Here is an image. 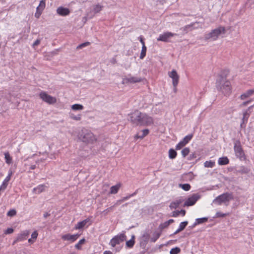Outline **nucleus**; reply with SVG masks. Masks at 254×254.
Wrapping results in <instances>:
<instances>
[{"mask_svg": "<svg viewBox=\"0 0 254 254\" xmlns=\"http://www.w3.org/2000/svg\"><path fill=\"white\" fill-rule=\"evenodd\" d=\"M130 121L137 125L143 126L151 125L154 122L152 117L145 113H141L138 111H136L131 114Z\"/></svg>", "mask_w": 254, "mask_h": 254, "instance_id": "f257e3e1", "label": "nucleus"}, {"mask_svg": "<svg viewBox=\"0 0 254 254\" xmlns=\"http://www.w3.org/2000/svg\"><path fill=\"white\" fill-rule=\"evenodd\" d=\"M216 86L218 91L225 96H229L231 92L230 82L225 78L221 77L217 80Z\"/></svg>", "mask_w": 254, "mask_h": 254, "instance_id": "f03ea898", "label": "nucleus"}, {"mask_svg": "<svg viewBox=\"0 0 254 254\" xmlns=\"http://www.w3.org/2000/svg\"><path fill=\"white\" fill-rule=\"evenodd\" d=\"M79 139L86 143L93 144L97 140V136L90 130H82L78 136Z\"/></svg>", "mask_w": 254, "mask_h": 254, "instance_id": "7ed1b4c3", "label": "nucleus"}, {"mask_svg": "<svg viewBox=\"0 0 254 254\" xmlns=\"http://www.w3.org/2000/svg\"><path fill=\"white\" fill-rule=\"evenodd\" d=\"M225 28L224 27H219L211 32L206 33L204 38L206 40L212 41L216 40L220 36L225 33Z\"/></svg>", "mask_w": 254, "mask_h": 254, "instance_id": "20e7f679", "label": "nucleus"}, {"mask_svg": "<svg viewBox=\"0 0 254 254\" xmlns=\"http://www.w3.org/2000/svg\"><path fill=\"white\" fill-rule=\"evenodd\" d=\"M233 199V194L231 193L227 192L223 193L217 196L213 200V202L218 205H220L222 203H227Z\"/></svg>", "mask_w": 254, "mask_h": 254, "instance_id": "39448f33", "label": "nucleus"}, {"mask_svg": "<svg viewBox=\"0 0 254 254\" xmlns=\"http://www.w3.org/2000/svg\"><path fill=\"white\" fill-rule=\"evenodd\" d=\"M39 96L40 99L48 104L53 105L57 102V99L55 97L48 94L45 91H41L39 94Z\"/></svg>", "mask_w": 254, "mask_h": 254, "instance_id": "423d86ee", "label": "nucleus"}, {"mask_svg": "<svg viewBox=\"0 0 254 254\" xmlns=\"http://www.w3.org/2000/svg\"><path fill=\"white\" fill-rule=\"evenodd\" d=\"M126 238V235L125 232L120 234L114 238H113L110 243L109 244L112 247H115L118 245H120L122 243H123Z\"/></svg>", "mask_w": 254, "mask_h": 254, "instance_id": "0eeeda50", "label": "nucleus"}, {"mask_svg": "<svg viewBox=\"0 0 254 254\" xmlns=\"http://www.w3.org/2000/svg\"><path fill=\"white\" fill-rule=\"evenodd\" d=\"M200 198V195L199 194L194 193L188 197L186 200L184 206H190L193 205Z\"/></svg>", "mask_w": 254, "mask_h": 254, "instance_id": "6e6552de", "label": "nucleus"}, {"mask_svg": "<svg viewBox=\"0 0 254 254\" xmlns=\"http://www.w3.org/2000/svg\"><path fill=\"white\" fill-rule=\"evenodd\" d=\"M193 135L190 134L186 136L181 141H180L176 146V150H180L186 144H187L189 141L192 139Z\"/></svg>", "mask_w": 254, "mask_h": 254, "instance_id": "1a4fd4ad", "label": "nucleus"}, {"mask_svg": "<svg viewBox=\"0 0 254 254\" xmlns=\"http://www.w3.org/2000/svg\"><path fill=\"white\" fill-rule=\"evenodd\" d=\"M175 35H176V34L170 32H166L161 34H160L158 37L157 38V40L158 41L166 42L168 41L169 39L170 38L173 37Z\"/></svg>", "mask_w": 254, "mask_h": 254, "instance_id": "9d476101", "label": "nucleus"}, {"mask_svg": "<svg viewBox=\"0 0 254 254\" xmlns=\"http://www.w3.org/2000/svg\"><path fill=\"white\" fill-rule=\"evenodd\" d=\"M169 76L172 79V83L175 89L179 82V76L175 70H173L168 73Z\"/></svg>", "mask_w": 254, "mask_h": 254, "instance_id": "9b49d317", "label": "nucleus"}, {"mask_svg": "<svg viewBox=\"0 0 254 254\" xmlns=\"http://www.w3.org/2000/svg\"><path fill=\"white\" fill-rule=\"evenodd\" d=\"M103 6L99 4L93 5L90 12L88 14V16L90 18H92L96 13L100 12Z\"/></svg>", "mask_w": 254, "mask_h": 254, "instance_id": "f8f14e48", "label": "nucleus"}, {"mask_svg": "<svg viewBox=\"0 0 254 254\" xmlns=\"http://www.w3.org/2000/svg\"><path fill=\"white\" fill-rule=\"evenodd\" d=\"M46 2L45 0H42L40 1L39 5L36 8V11L35 13V17L38 18L42 14L43 10L45 8Z\"/></svg>", "mask_w": 254, "mask_h": 254, "instance_id": "ddd939ff", "label": "nucleus"}, {"mask_svg": "<svg viewBox=\"0 0 254 254\" xmlns=\"http://www.w3.org/2000/svg\"><path fill=\"white\" fill-rule=\"evenodd\" d=\"M91 224V222L90 221V219L89 218H87L82 221L78 222L75 226L74 229L75 230L81 229L85 226L88 227Z\"/></svg>", "mask_w": 254, "mask_h": 254, "instance_id": "4468645a", "label": "nucleus"}, {"mask_svg": "<svg viewBox=\"0 0 254 254\" xmlns=\"http://www.w3.org/2000/svg\"><path fill=\"white\" fill-rule=\"evenodd\" d=\"M80 235L79 234H74L71 235L70 234H67L65 235H64L62 236V239L64 241H69L71 243H72L75 241L77 238L79 237Z\"/></svg>", "mask_w": 254, "mask_h": 254, "instance_id": "2eb2a0df", "label": "nucleus"}, {"mask_svg": "<svg viewBox=\"0 0 254 254\" xmlns=\"http://www.w3.org/2000/svg\"><path fill=\"white\" fill-rule=\"evenodd\" d=\"M57 13L60 16H66L68 15L70 12L69 8L63 6H60L57 9Z\"/></svg>", "mask_w": 254, "mask_h": 254, "instance_id": "dca6fc26", "label": "nucleus"}, {"mask_svg": "<svg viewBox=\"0 0 254 254\" xmlns=\"http://www.w3.org/2000/svg\"><path fill=\"white\" fill-rule=\"evenodd\" d=\"M234 150L236 155L238 157L241 158L244 156V152L240 143H235L234 146Z\"/></svg>", "mask_w": 254, "mask_h": 254, "instance_id": "f3484780", "label": "nucleus"}, {"mask_svg": "<svg viewBox=\"0 0 254 254\" xmlns=\"http://www.w3.org/2000/svg\"><path fill=\"white\" fill-rule=\"evenodd\" d=\"M202 24L200 22H194L190 24L187 25L184 27V30L187 31L188 32L189 30H192L194 29H197L199 28H201Z\"/></svg>", "mask_w": 254, "mask_h": 254, "instance_id": "a211bd4d", "label": "nucleus"}, {"mask_svg": "<svg viewBox=\"0 0 254 254\" xmlns=\"http://www.w3.org/2000/svg\"><path fill=\"white\" fill-rule=\"evenodd\" d=\"M29 234V232L28 230H25L21 232L17 235L16 240L14 242V243L25 240Z\"/></svg>", "mask_w": 254, "mask_h": 254, "instance_id": "6ab92c4d", "label": "nucleus"}, {"mask_svg": "<svg viewBox=\"0 0 254 254\" xmlns=\"http://www.w3.org/2000/svg\"><path fill=\"white\" fill-rule=\"evenodd\" d=\"M71 110L73 112L81 111L84 110V107L82 104H74L70 106Z\"/></svg>", "mask_w": 254, "mask_h": 254, "instance_id": "aec40b11", "label": "nucleus"}, {"mask_svg": "<svg viewBox=\"0 0 254 254\" xmlns=\"http://www.w3.org/2000/svg\"><path fill=\"white\" fill-rule=\"evenodd\" d=\"M254 94V89H249L246 91L245 92H244L243 94H242L240 98L242 100H245L248 98L249 97L252 96L253 94Z\"/></svg>", "mask_w": 254, "mask_h": 254, "instance_id": "412c9836", "label": "nucleus"}, {"mask_svg": "<svg viewBox=\"0 0 254 254\" xmlns=\"http://www.w3.org/2000/svg\"><path fill=\"white\" fill-rule=\"evenodd\" d=\"M69 118L75 121H80L82 119V115L81 114H74L73 112H70L69 113Z\"/></svg>", "mask_w": 254, "mask_h": 254, "instance_id": "4be33fe9", "label": "nucleus"}, {"mask_svg": "<svg viewBox=\"0 0 254 254\" xmlns=\"http://www.w3.org/2000/svg\"><path fill=\"white\" fill-rule=\"evenodd\" d=\"M46 187L44 185H40L33 190V191L35 193H40L45 190Z\"/></svg>", "mask_w": 254, "mask_h": 254, "instance_id": "5701e85b", "label": "nucleus"}, {"mask_svg": "<svg viewBox=\"0 0 254 254\" xmlns=\"http://www.w3.org/2000/svg\"><path fill=\"white\" fill-rule=\"evenodd\" d=\"M182 202V200L181 199L176 200L170 203L169 207L171 209H176L179 207Z\"/></svg>", "mask_w": 254, "mask_h": 254, "instance_id": "b1692460", "label": "nucleus"}, {"mask_svg": "<svg viewBox=\"0 0 254 254\" xmlns=\"http://www.w3.org/2000/svg\"><path fill=\"white\" fill-rule=\"evenodd\" d=\"M149 133V130L148 129H144L138 132L136 135L137 138H143Z\"/></svg>", "mask_w": 254, "mask_h": 254, "instance_id": "393cba45", "label": "nucleus"}, {"mask_svg": "<svg viewBox=\"0 0 254 254\" xmlns=\"http://www.w3.org/2000/svg\"><path fill=\"white\" fill-rule=\"evenodd\" d=\"M229 162V160L227 157H222L219 158L218 163L219 165H226Z\"/></svg>", "mask_w": 254, "mask_h": 254, "instance_id": "a878e982", "label": "nucleus"}, {"mask_svg": "<svg viewBox=\"0 0 254 254\" xmlns=\"http://www.w3.org/2000/svg\"><path fill=\"white\" fill-rule=\"evenodd\" d=\"M250 114L248 111H246L243 113V118L242 119V123L241 124V127H243V125L247 123L248 118H249Z\"/></svg>", "mask_w": 254, "mask_h": 254, "instance_id": "bb28decb", "label": "nucleus"}, {"mask_svg": "<svg viewBox=\"0 0 254 254\" xmlns=\"http://www.w3.org/2000/svg\"><path fill=\"white\" fill-rule=\"evenodd\" d=\"M208 220L207 217H202L200 218H197L195 219V222L193 224L194 226H196L197 225L202 224L207 222Z\"/></svg>", "mask_w": 254, "mask_h": 254, "instance_id": "cd10ccee", "label": "nucleus"}, {"mask_svg": "<svg viewBox=\"0 0 254 254\" xmlns=\"http://www.w3.org/2000/svg\"><path fill=\"white\" fill-rule=\"evenodd\" d=\"M121 185L119 184L112 186L110 189V193L111 194H116L118 191Z\"/></svg>", "mask_w": 254, "mask_h": 254, "instance_id": "c85d7f7f", "label": "nucleus"}, {"mask_svg": "<svg viewBox=\"0 0 254 254\" xmlns=\"http://www.w3.org/2000/svg\"><path fill=\"white\" fill-rule=\"evenodd\" d=\"M176 151L173 149H170L169 150V157L170 159H173L176 157Z\"/></svg>", "mask_w": 254, "mask_h": 254, "instance_id": "c756f323", "label": "nucleus"}, {"mask_svg": "<svg viewBox=\"0 0 254 254\" xmlns=\"http://www.w3.org/2000/svg\"><path fill=\"white\" fill-rule=\"evenodd\" d=\"M215 163L213 161H207L204 163V166L206 168H213L214 167Z\"/></svg>", "mask_w": 254, "mask_h": 254, "instance_id": "7c9ffc66", "label": "nucleus"}, {"mask_svg": "<svg viewBox=\"0 0 254 254\" xmlns=\"http://www.w3.org/2000/svg\"><path fill=\"white\" fill-rule=\"evenodd\" d=\"M5 162L7 164H10L12 163V158L8 152H5L4 153Z\"/></svg>", "mask_w": 254, "mask_h": 254, "instance_id": "2f4dec72", "label": "nucleus"}, {"mask_svg": "<svg viewBox=\"0 0 254 254\" xmlns=\"http://www.w3.org/2000/svg\"><path fill=\"white\" fill-rule=\"evenodd\" d=\"M173 222H174L173 219H170L168 221H167L165 222L164 223L161 224L160 225V227L161 229L165 228L167 227L170 224H171Z\"/></svg>", "mask_w": 254, "mask_h": 254, "instance_id": "473e14b6", "label": "nucleus"}, {"mask_svg": "<svg viewBox=\"0 0 254 254\" xmlns=\"http://www.w3.org/2000/svg\"><path fill=\"white\" fill-rule=\"evenodd\" d=\"M146 51V47L145 46H142V49L139 56L140 59L142 60L145 57Z\"/></svg>", "mask_w": 254, "mask_h": 254, "instance_id": "72a5a7b5", "label": "nucleus"}, {"mask_svg": "<svg viewBox=\"0 0 254 254\" xmlns=\"http://www.w3.org/2000/svg\"><path fill=\"white\" fill-rule=\"evenodd\" d=\"M141 79L140 78L137 77H130L129 78L128 77V82H130L131 83H135L141 81Z\"/></svg>", "mask_w": 254, "mask_h": 254, "instance_id": "f704fd0d", "label": "nucleus"}, {"mask_svg": "<svg viewBox=\"0 0 254 254\" xmlns=\"http://www.w3.org/2000/svg\"><path fill=\"white\" fill-rule=\"evenodd\" d=\"M85 242V239L83 238V239H81V240H80L78 242V243H77V244L75 245V247L77 249L80 250V249H81V246H82V245L84 244Z\"/></svg>", "mask_w": 254, "mask_h": 254, "instance_id": "c9c22d12", "label": "nucleus"}, {"mask_svg": "<svg viewBox=\"0 0 254 254\" xmlns=\"http://www.w3.org/2000/svg\"><path fill=\"white\" fill-rule=\"evenodd\" d=\"M188 222L187 221H184V222H181L180 225H179V231H183L185 228L187 226V224H188Z\"/></svg>", "mask_w": 254, "mask_h": 254, "instance_id": "e433bc0d", "label": "nucleus"}, {"mask_svg": "<svg viewBox=\"0 0 254 254\" xmlns=\"http://www.w3.org/2000/svg\"><path fill=\"white\" fill-rule=\"evenodd\" d=\"M180 187L186 191H188L190 189V186L188 184H180Z\"/></svg>", "mask_w": 254, "mask_h": 254, "instance_id": "4c0bfd02", "label": "nucleus"}, {"mask_svg": "<svg viewBox=\"0 0 254 254\" xmlns=\"http://www.w3.org/2000/svg\"><path fill=\"white\" fill-rule=\"evenodd\" d=\"M190 153V149L188 147H186L184 148L182 151L181 154L183 157H185L186 156H187L189 153Z\"/></svg>", "mask_w": 254, "mask_h": 254, "instance_id": "58836bf2", "label": "nucleus"}, {"mask_svg": "<svg viewBox=\"0 0 254 254\" xmlns=\"http://www.w3.org/2000/svg\"><path fill=\"white\" fill-rule=\"evenodd\" d=\"M180 251L181 250H180V248H179L178 247H176V248L172 249L170 250V254H178L180 252Z\"/></svg>", "mask_w": 254, "mask_h": 254, "instance_id": "ea45409f", "label": "nucleus"}, {"mask_svg": "<svg viewBox=\"0 0 254 254\" xmlns=\"http://www.w3.org/2000/svg\"><path fill=\"white\" fill-rule=\"evenodd\" d=\"M229 215V213H223L221 212H216L215 218H218V217H224L226 216H228Z\"/></svg>", "mask_w": 254, "mask_h": 254, "instance_id": "a19ab883", "label": "nucleus"}, {"mask_svg": "<svg viewBox=\"0 0 254 254\" xmlns=\"http://www.w3.org/2000/svg\"><path fill=\"white\" fill-rule=\"evenodd\" d=\"M134 244V236H132L131 239L128 241V248H131Z\"/></svg>", "mask_w": 254, "mask_h": 254, "instance_id": "79ce46f5", "label": "nucleus"}, {"mask_svg": "<svg viewBox=\"0 0 254 254\" xmlns=\"http://www.w3.org/2000/svg\"><path fill=\"white\" fill-rule=\"evenodd\" d=\"M12 175V171L11 170H9L8 171V175L7 176H6V177L4 179V180H3V181L5 182H7L8 183L9 181H10V179H11V176Z\"/></svg>", "mask_w": 254, "mask_h": 254, "instance_id": "37998d69", "label": "nucleus"}, {"mask_svg": "<svg viewBox=\"0 0 254 254\" xmlns=\"http://www.w3.org/2000/svg\"><path fill=\"white\" fill-rule=\"evenodd\" d=\"M160 111H161L160 109H158L157 108L156 106L153 107L152 108V112L153 114H159L160 112Z\"/></svg>", "mask_w": 254, "mask_h": 254, "instance_id": "c03bdc74", "label": "nucleus"}, {"mask_svg": "<svg viewBox=\"0 0 254 254\" xmlns=\"http://www.w3.org/2000/svg\"><path fill=\"white\" fill-rule=\"evenodd\" d=\"M16 214V211L14 209L10 210L7 213L8 216H13Z\"/></svg>", "mask_w": 254, "mask_h": 254, "instance_id": "a18cd8bd", "label": "nucleus"}, {"mask_svg": "<svg viewBox=\"0 0 254 254\" xmlns=\"http://www.w3.org/2000/svg\"><path fill=\"white\" fill-rule=\"evenodd\" d=\"M90 44V43L89 42H85V43H82L79 45H78L77 47V49H81L84 47H86V46H89Z\"/></svg>", "mask_w": 254, "mask_h": 254, "instance_id": "49530a36", "label": "nucleus"}, {"mask_svg": "<svg viewBox=\"0 0 254 254\" xmlns=\"http://www.w3.org/2000/svg\"><path fill=\"white\" fill-rule=\"evenodd\" d=\"M13 232V229L11 228H8L4 231L5 234H10Z\"/></svg>", "mask_w": 254, "mask_h": 254, "instance_id": "de8ad7c7", "label": "nucleus"}, {"mask_svg": "<svg viewBox=\"0 0 254 254\" xmlns=\"http://www.w3.org/2000/svg\"><path fill=\"white\" fill-rule=\"evenodd\" d=\"M249 171L250 170L248 168H245V167H242V168L240 171V172L241 173L247 174V173H249Z\"/></svg>", "mask_w": 254, "mask_h": 254, "instance_id": "09e8293b", "label": "nucleus"}, {"mask_svg": "<svg viewBox=\"0 0 254 254\" xmlns=\"http://www.w3.org/2000/svg\"><path fill=\"white\" fill-rule=\"evenodd\" d=\"M38 233L37 231H34V232L32 233V234H31V238L32 239H34V240H35L37 238V236H38Z\"/></svg>", "mask_w": 254, "mask_h": 254, "instance_id": "8fccbe9b", "label": "nucleus"}, {"mask_svg": "<svg viewBox=\"0 0 254 254\" xmlns=\"http://www.w3.org/2000/svg\"><path fill=\"white\" fill-rule=\"evenodd\" d=\"M40 43V40L39 39H37L35 42L32 45V47L33 48H35V47L39 45V44Z\"/></svg>", "mask_w": 254, "mask_h": 254, "instance_id": "3c124183", "label": "nucleus"}, {"mask_svg": "<svg viewBox=\"0 0 254 254\" xmlns=\"http://www.w3.org/2000/svg\"><path fill=\"white\" fill-rule=\"evenodd\" d=\"M180 213H179V211H174L172 213V216L173 217H177L179 215Z\"/></svg>", "mask_w": 254, "mask_h": 254, "instance_id": "603ef678", "label": "nucleus"}, {"mask_svg": "<svg viewBox=\"0 0 254 254\" xmlns=\"http://www.w3.org/2000/svg\"><path fill=\"white\" fill-rule=\"evenodd\" d=\"M155 238L152 239V241L154 242L156 241V240L160 237V234L159 233H157L156 234H155Z\"/></svg>", "mask_w": 254, "mask_h": 254, "instance_id": "864d4df0", "label": "nucleus"}, {"mask_svg": "<svg viewBox=\"0 0 254 254\" xmlns=\"http://www.w3.org/2000/svg\"><path fill=\"white\" fill-rule=\"evenodd\" d=\"M179 213L181 214L182 216H185L186 214V211L185 210H181V211H179Z\"/></svg>", "mask_w": 254, "mask_h": 254, "instance_id": "5fc2aeb1", "label": "nucleus"}, {"mask_svg": "<svg viewBox=\"0 0 254 254\" xmlns=\"http://www.w3.org/2000/svg\"><path fill=\"white\" fill-rule=\"evenodd\" d=\"M140 41L142 44V46H145V43L141 37L140 38Z\"/></svg>", "mask_w": 254, "mask_h": 254, "instance_id": "6e6d98bb", "label": "nucleus"}, {"mask_svg": "<svg viewBox=\"0 0 254 254\" xmlns=\"http://www.w3.org/2000/svg\"><path fill=\"white\" fill-rule=\"evenodd\" d=\"M103 254H113L110 251H106L104 252Z\"/></svg>", "mask_w": 254, "mask_h": 254, "instance_id": "4d7b16f0", "label": "nucleus"}, {"mask_svg": "<svg viewBox=\"0 0 254 254\" xmlns=\"http://www.w3.org/2000/svg\"><path fill=\"white\" fill-rule=\"evenodd\" d=\"M250 102H251V101H248L244 102L243 103V106H246V105H247L248 104H249Z\"/></svg>", "mask_w": 254, "mask_h": 254, "instance_id": "13d9d810", "label": "nucleus"}, {"mask_svg": "<svg viewBox=\"0 0 254 254\" xmlns=\"http://www.w3.org/2000/svg\"><path fill=\"white\" fill-rule=\"evenodd\" d=\"M34 241H35V240L34 239H32V238L28 240L29 243H33L34 242Z\"/></svg>", "mask_w": 254, "mask_h": 254, "instance_id": "bf43d9fd", "label": "nucleus"}, {"mask_svg": "<svg viewBox=\"0 0 254 254\" xmlns=\"http://www.w3.org/2000/svg\"><path fill=\"white\" fill-rule=\"evenodd\" d=\"M35 168H36V166L35 165H31L30 167V169L32 170L35 169Z\"/></svg>", "mask_w": 254, "mask_h": 254, "instance_id": "052dcab7", "label": "nucleus"}, {"mask_svg": "<svg viewBox=\"0 0 254 254\" xmlns=\"http://www.w3.org/2000/svg\"><path fill=\"white\" fill-rule=\"evenodd\" d=\"M181 232V231H179V229H178L175 232H174V234H178L179 232Z\"/></svg>", "mask_w": 254, "mask_h": 254, "instance_id": "680f3d73", "label": "nucleus"}, {"mask_svg": "<svg viewBox=\"0 0 254 254\" xmlns=\"http://www.w3.org/2000/svg\"><path fill=\"white\" fill-rule=\"evenodd\" d=\"M254 107V104L249 108V110L252 109Z\"/></svg>", "mask_w": 254, "mask_h": 254, "instance_id": "e2e57ef3", "label": "nucleus"}]
</instances>
